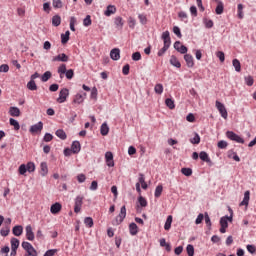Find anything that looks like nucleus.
<instances>
[{
  "instance_id": "f8f14e48",
  "label": "nucleus",
  "mask_w": 256,
  "mask_h": 256,
  "mask_svg": "<svg viewBox=\"0 0 256 256\" xmlns=\"http://www.w3.org/2000/svg\"><path fill=\"white\" fill-rule=\"evenodd\" d=\"M43 131V122H38L30 127V133H41Z\"/></svg>"
},
{
  "instance_id": "a19ab883",
  "label": "nucleus",
  "mask_w": 256,
  "mask_h": 256,
  "mask_svg": "<svg viewBox=\"0 0 256 256\" xmlns=\"http://www.w3.org/2000/svg\"><path fill=\"white\" fill-rule=\"evenodd\" d=\"M186 251H187L188 256H194L195 255V248L191 244L187 245Z\"/></svg>"
},
{
  "instance_id": "20e7f679",
  "label": "nucleus",
  "mask_w": 256,
  "mask_h": 256,
  "mask_svg": "<svg viewBox=\"0 0 256 256\" xmlns=\"http://www.w3.org/2000/svg\"><path fill=\"white\" fill-rule=\"evenodd\" d=\"M215 106L223 119H227V117H229V114L227 113V108H225L224 103H221L219 100H217Z\"/></svg>"
},
{
  "instance_id": "f3484780",
  "label": "nucleus",
  "mask_w": 256,
  "mask_h": 256,
  "mask_svg": "<svg viewBox=\"0 0 256 256\" xmlns=\"http://www.w3.org/2000/svg\"><path fill=\"white\" fill-rule=\"evenodd\" d=\"M12 233L13 235H15V237H21V235H23V226L21 225L14 226L12 229Z\"/></svg>"
},
{
  "instance_id": "4d7b16f0",
  "label": "nucleus",
  "mask_w": 256,
  "mask_h": 256,
  "mask_svg": "<svg viewBox=\"0 0 256 256\" xmlns=\"http://www.w3.org/2000/svg\"><path fill=\"white\" fill-rule=\"evenodd\" d=\"M92 21H91V16L87 15L84 20H83V25L84 27H89L91 25Z\"/></svg>"
},
{
  "instance_id": "58836bf2",
  "label": "nucleus",
  "mask_w": 256,
  "mask_h": 256,
  "mask_svg": "<svg viewBox=\"0 0 256 256\" xmlns=\"http://www.w3.org/2000/svg\"><path fill=\"white\" fill-rule=\"evenodd\" d=\"M181 173L182 175H185V177H191L193 175V170L191 168H182Z\"/></svg>"
},
{
  "instance_id": "dca6fc26",
  "label": "nucleus",
  "mask_w": 256,
  "mask_h": 256,
  "mask_svg": "<svg viewBox=\"0 0 256 256\" xmlns=\"http://www.w3.org/2000/svg\"><path fill=\"white\" fill-rule=\"evenodd\" d=\"M115 13H117V8L113 5H109V6H107V9L104 12V15L106 17H111V15H115Z\"/></svg>"
},
{
  "instance_id": "6e6552de",
  "label": "nucleus",
  "mask_w": 256,
  "mask_h": 256,
  "mask_svg": "<svg viewBox=\"0 0 256 256\" xmlns=\"http://www.w3.org/2000/svg\"><path fill=\"white\" fill-rule=\"evenodd\" d=\"M25 231H26V239L28 241H35V233L33 232V227L31 226V224L25 227Z\"/></svg>"
},
{
  "instance_id": "39448f33",
  "label": "nucleus",
  "mask_w": 256,
  "mask_h": 256,
  "mask_svg": "<svg viewBox=\"0 0 256 256\" xmlns=\"http://www.w3.org/2000/svg\"><path fill=\"white\" fill-rule=\"evenodd\" d=\"M226 137L228 139H230V141H235L236 143H241L242 145H243V143H245V140L233 131H227L226 132Z\"/></svg>"
},
{
  "instance_id": "f704fd0d",
  "label": "nucleus",
  "mask_w": 256,
  "mask_h": 256,
  "mask_svg": "<svg viewBox=\"0 0 256 256\" xmlns=\"http://www.w3.org/2000/svg\"><path fill=\"white\" fill-rule=\"evenodd\" d=\"M232 65H233V67L235 68V71H236L237 73H241V62H239L238 59H234V60L232 61Z\"/></svg>"
},
{
  "instance_id": "3c124183",
  "label": "nucleus",
  "mask_w": 256,
  "mask_h": 256,
  "mask_svg": "<svg viewBox=\"0 0 256 256\" xmlns=\"http://www.w3.org/2000/svg\"><path fill=\"white\" fill-rule=\"evenodd\" d=\"M223 9H224L223 3L220 2V3L217 5L216 9H215L216 15H222Z\"/></svg>"
},
{
  "instance_id": "2f4dec72",
  "label": "nucleus",
  "mask_w": 256,
  "mask_h": 256,
  "mask_svg": "<svg viewBox=\"0 0 256 256\" xmlns=\"http://www.w3.org/2000/svg\"><path fill=\"white\" fill-rule=\"evenodd\" d=\"M52 25L54 27H59V25H61V16L59 15H55L52 17Z\"/></svg>"
},
{
  "instance_id": "bf43d9fd",
  "label": "nucleus",
  "mask_w": 256,
  "mask_h": 256,
  "mask_svg": "<svg viewBox=\"0 0 256 256\" xmlns=\"http://www.w3.org/2000/svg\"><path fill=\"white\" fill-rule=\"evenodd\" d=\"M10 231L11 230L9 229V227L2 228L0 230V235H2V237H7V235H9Z\"/></svg>"
},
{
  "instance_id": "4be33fe9",
  "label": "nucleus",
  "mask_w": 256,
  "mask_h": 256,
  "mask_svg": "<svg viewBox=\"0 0 256 256\" xmlns=\"http://www.w3.org/2000/svg\"><path fill=\"white\" fill-rule=\"evenodd\" d=\"M129 232H130V235H133V236L137 235V233H139V227H137V224L132 222L129 225Z\"/></svg>"
},
{
  "instance_id": "6e6d98bb",
  "label": "nucleus",
  "mask_w": 256,
  "mask_h": 256,
  "mask_svg": "<svg viewBox=\"0 0 256 256\" xmlns=\"http://www.w3.org/2000/svg\"><path fill=\"white\" fill-rule=\"evenodd\" d=\"M27 171V166L25 164H21L18 168V172L20 173V175H25Z\"/></svg>"
},
{
  "instance_id": "f257e3e1",
  "label": "nucleus",
  "mask_w": 256,
  "mask_h": 256,
  "mask_svg": "<svg viewBox=\"0 0 256 256\" xmlns=\"http://www.w3.org/2000/svg\"><path fill=\"white\" fill-rule=\"evenodd\" d=\"M229 222H233V216H223L220 219V233H227V227H229Z\"/></svg>"
},
{
  "instance_id": "4468645a",
  "label": "nucleus",
  "mask_w": 256,
  "mask_h": 256,
  "mask_svg": "<svg viewBox=\"0 0 256 256\" xmlns=\"http://www.w3.org/2000/svg\"><path fill=\"white\" fill-rule=\"evenodd\" d=\"M184 60L186 61L187 67H189L190 69L195 67V61L193 60V55L185 54L184 55Z\"/></svg>"
},
{
  "instance_id": "7ed1b4c3",
  "label": "nucleus",
  "mask_w": 256,
  "mask_h": 256,
  "mask_svg": "<svg viewBox=\"0 0 256 256\" xmlns=\"http://www.w3.org/2000/svg\"><path fill=\"white\" fill-rule=\"evenodd\" d=\"M22 249L28 253V256H37V250L29 242H22Z\"/></svg>"
},
{
  "instance_id": "6ab92c4d",
  "label": "nucleus",
  "mask_w": 256,
  "mask_h": 256,
  "mask_svg": "<svg viewBox=\"0 0 256 256\" xmlns=\"http://www.w3.org/2000/svg\"><path fill=\"white\" fill-rule=\"evenodd\" d=\"M170 64L173 65V67H176L177 69H181V62H179V59H177V56L175 55L171 56Z\"/></svg>"
},
{
  "instance_id": "5701e85b",
  "label": "nucleus",
  "mask_w": 256,
  "mask_h": 256,
  "mask_svg": "<svg viewBox=\"0 0 256 256\" xmlns=\"http://www.w3.org/2000/svg\"><path fill=\"white\" fill-rule=\"evenodd\" d=\"M72 153H79L81 151V143L74 141L71 145Z\"/></svg>"
},
{
  "instance_id": "c756f323",
  "label": "nucleus",
  "mask_w": 256,
  "mask_h": 256,
  "mask_svg": "<svg viewBox=\"0 0 256 256\" xmlns=\"http://www.w3.org/2000/svg\"><path fill=\"white\" fill-rule=\"evenodd\" d=\"M171 223H173V216L169 215L164 225L165 231H169V229H171Z\"/></svg>"
},
{
  "instance_id": "9d476101",
  "label": "nucleus",
  "mask_w": 256,
  "mask_h": 256,
  "mask_svg": "<svg viewBox=\"0 0 256 256\" xmlns=\"http://www.w3.org/2000/svg\"><path fill=\"white\" fill-rule=\"evenodd\" d=\"M52 61L54 62H61V63H67V61H69V56H67V54L65 53H61V54H58L57 56H54L52 58Z\"/></svg>"
},
{
  "instance_id": "bb28decb",
  "label": "nucleus",
  "mask_w": 256,
  "mask_h": 256,
  "mask_svg": "<svg viewBox=\"0 0 256 256\" xmlns=\"http://www.w3.org/2000/svg\"><path fill=\"white\" fill-rule=\"evenodd\" d=\"M9 123L12 127H14L15 131H19L21 129V125H19V122L14 118H10Z\"/></svg>"
},
{
  "instance_id": "a18cd8bd",
  "label": "nucleus",
  "mask_w": 256,
  "mask_h": 256,
  "mask_svg": "<svg viewBox=\"0 0 256 256\" xmlns=\"http://www.w3.org/2000/svg\"><path fill=\"white\" fill-rule=\"evenodd\" d=\"M51 71H46L42 76H41V81L43 83H47V80L51 77Z\"/></svg>"
},
{
  "instance_id": "473e14b6",
  "label": "nucleus",
  "mask_w": 256,
  "mask_h": 256,
  "mask_svg": "<svg viewBox=\"0 0 256 256\" xmlns=\"http://www.w3.org/2000/svg\"><path fill=\"white\" fill-rule=\"evenodd\" d=\"M69 35H71V32L67 30L64 34H61V43L62 45H65L69 41Z\"/></svg>"
},
{
  "instance_id": "0e129e2a",
  "label": "nucleus",
  "mask_w": 256,
  "mask_h": 256,
  "mask_svg": "<svg viewBox=\"0 0 256 256\" xmlns=\"http://www.w3.org/2000/svg\"><path fill=\"white\" fill-rule=\"evenodd\" d=\"M66 79H71L74 75H75V72H73V69H69V70H66Z\"/></svg>"
},
{
  "instance_id": "c03bdc74",
  "label": "nucleus",
  "mask_w": 256,
  "mask_h": 256,
  "mask_svg": "<svg viewBox=\"0 0 256 256\" xmlns=\"http://www.w3.org/2000/svg\"><path fill=\"white\" fill-rule=\"evenodd\" d=\"M52 5L54 9H61L63 7V2L61 0H53Z\"/></svg>"
},
{
  "instance_id": "4c0bfd02",
  "label": "nucleus",
  "mask_w": 256,
  "mask_h": 256,
  "mask_svg": "<svg viewBox=\"0 0 256 256\" xmlns=\"http://www.w3.org/2000/svg\"><path fill=\"white\" fill-rule=\"evenodd\" d=\"M161 193H163V185H158L155 189L154 197L159 199V197H161Z\"/></svg>"
},
{
  "instance_id": "393cba45",
  "label": "nucleus",
  "mask_w": 256,
  "mask_h": 256,
  "mask_svg": "<svg viewBox=\"0 0 256 256\" xmlns=\"http://www.w3.org/2000/svg\"><path fill=\"white\" fill-rule=\"evenodd\" d=\"M199 157L201 161H205V163H211V158H209V154H207V152H200Z\"/></svg>"
},
{
  "instance_id": "37998d69",
  "label": "nucleus",
  "mask_w": 256,
  "mask_h": 256,
  "mask_svg": "<svg viewBox=\"0 0 256 256\" xmlns=\"http://www.w3.org/2000/svg\"><path fill=\"white\" fill-rule=\"evenodd\" d=\"M165 105L167 107H169L170 109H174L175 108V101H173V99H171V98H167L165 100Z\"/></svg>"
},
{
  "instance_id": "5fc2aeb1",
  "label": "nucleus",
  "mask_w": 256,
  "mask_h": 256,
  "mask_svg": "<svg viewBox=\"0 0 256 256\" xmlns=\"http://www.w3.org/2000/svg\"><path fill=\"white\" fill-rule=\"evenodd\" d=\"M246 249H247L248 253H251V255H255V253H256L255 245L248 244L246 246Z\"/></svg>"
},
{
  "instance_id": "c85d7f7f",
  "label": "nucleus",
  "mask_w": 256,
  "mask_h": 256,
  "mask_svg": "<svg viewBox=\"0 0 256 256\" xmlns=\"http://www.w3.org/2000/svg\"><path fill=\"white\" fill-rule=\"evenodd\" d=\"M114 23L118 29H123L124 22L122 17L117 16L114 20Z\"/></svg>"
},
{
  "instance_id": "a878e982",
  "label": "nucleus",
  "mask_w": 256,
  "mask_h": 256,
  "mask_svg": "<svg viewBox=\"0 0 256 256\" xmlns=\"http://www.w3.org/2000/svg\"><path fill=\"white\" fill-rule=\"evenodd\" d=\"M55 135L58 136L59 139H62V141H65V139H67V133H65V130L63 129H58Z\"/></svg>"
},
{
  "instance_id": "f03ea898",
  "label": "nucleus",
  "mask_w": 256,
  "mask_h": 256,
  "mask_svg": "<svg viewBox=\"0 0 256 256\" xmlns=\"http://www.w3.org/2000/svg\"><path fill=\"white\" fill-rule=\"evenodd\" d=\"M125 217H127V208L125 206H122L119 215L116 216L115 220L112 222V225H121Z\"/></svg>"
},
{
  "instance_id": "1a4fd4ad",
  "label": "nucleus",
  "mask_w": 256,
  "mask_h": 256,
  "mask_svg": "<svg viewBox=\"0 0 256 256\" xmlns=\"http://www.w3.org/2000/svg\"><path fill=\"white\" fill-rule=\"evenodd\" d=\"M61 209H63V206L61 205V203L56 202L51 205L50 212L52 213V215H57L61 213Z\"/></svg>"
},
{
  "instance_id": "338daca9",
  "label": "nucleus",
  "mask_w": 256,
  "mask_h": 256,
  "mask_svg": "<svg viewBox=\"0 0 256 256\" xmlns=\"http://www.w3.org/2000/svg\"><path fill=\"white\" fill-rule=\"evenodd\" d=\"M91 99H97V87H93L91 90Z\"/></svg>"
},
{
  "instance_id": "de8ad7c7",
  "label": "nucleus",
  "mask_w": 256,
  "mask_h": 256,
  "mask_svg": "<svg viewBox=\"0 0 256 256\" xmlns=\"http://www.w3.org/2000/svg\"><path fill=\"white\" fill-rule=\"evenodd\" d=\"M203 23L207 29L213 28V20H209L207 18L203 19Z\"/></svg>"
},
{
  "instance_id": "774afa93",
  "label": "nucleus",
  "mask_w": 256,
  "mask_h": 256,
  "mask_svg": "<svg viewBox=\"0 0 256 256\" xmlns=\"http://www.w3.org/2000/svg\"><path fill=\"white\" fill-rule=\"evenodd\" d=\"M226 147H227V142L226 141L222 140V141L218 142V148L219 149H226Z\"/></svg>"
},
{
  "instance_id": "052dcab7",
  "label": "nucleus",
  "mask_w": 256,
  "mask_h": 256,
  "mask_svg": "<svg viewBox=\"0 0 256 256\" xmlns=\"http://www.w3.org/2000/svg\"><path fill=\"white\" fill-rule=\"evenodd\" d=\"M243 4H238V18L243 19Z\"/></svg>"
},
{
  "instance_id": "0eeeda50",
  "label": "nucleus",
  "mask_w": 256,
  "mask_h": 256,
  "mask_svg": "<svg viewBox=\"0 0 256 256\" xmlns=\"http://www.w3.org/2000/svg\"><path fill=\"white\" fill-rule=\"evenodd\" d=\"M81 207H83V196H77L75 198L74 213H81Z\"/></svg>"
},
{
  "instance_id": "680f3d73",
  "label": "nucleus",
  "mask_w": 256,
  "mask_h": 256,
  "mask_svg": "<svg viewBox=\"0 0 256 256\" xmlns=\"http://www.w3.org/2000/svg\"><path fill=\"white\" fill-rule=\"evenodd\" d=\"M133 61H141V52H135L132 54Z\"/></svg>"
},
{
  "instance_id": "864d4df0",
  "label": "nucleus",
  "mask_w": 256,
  "mask_h": 256,
  "mask_svg": "<svg viewBox=\"0 0 256 256\" xmlns=\"http://www.w3.org/2000/svg\"><path fill=\"white\" fill-rule=\"evenodd\" d=\"M138 203L140 205V207H147V199H145V197L140 196L138 198Z\"/></svg>"
},
{
  "instance_id": "69168bd1",
  "label": "nucleus",
  "mask_w": 256,
  "mask_h": 256,
  "mask_svg": "<svg viewBox=\"0 0 256 256\" xmlns=\"http://www.w3.org/2000/svg\"><path fill=\"white\" fill-rule=\"evenodd\" d=\"M55 253H57V249H50L43 256H55Z\"/></svg>"
},
{
  "instance_id": "2eb2a0df",
  "label": "nucleus",
  "mask_w": 256,
  "mask_h": 256,
  "mask_svg": "<svg viewBox=\"0 0 256 256\" xmlns=\"http://www.w3.org/2000/svg\"><path fill=\"white\" fill-rule=\"evenodd\" d=\"M9 115L11 117H20L21 116V110H19L18 107L12 106L9 108Z\"/></svg>"
},
{
  "instance_id": "72a5a7b5",
  "label": "nucleus",
  "mask_w": 256,
  "mask_h": 256,
  "mask_svg": "<svg viewBox=\"0 0 256 256\" xmlns=\"http://www.w3.org/2000/svg\"><path fill=\"white\" fill-rule=\"evenodd\" d=\"M58 73H59L61 79H63V75H65V73H67V65L61 64V65L58 67Z\"/></svg>"
},
{
  "instance_id": "a211bd4d",
  "label": "nucleus",
  "mask_w": 256,
  "mask_h": 256,
  "mask_svg": "<svg viewBox=\"0 0 256 256\" xmlns=\"http://www.w3.org/2000/svg\"><path fill=\"white\" fill-rule=\"evenodd\" d=\"M49 173V167L47 166V162H41L40 164V174L42 177H45Z\"/></svg>"
},
{
  "instance_id": "09e8293b",
  "label": "nucleus",
  "mask_w": 256,
  "mask_h": 256,
  "mask_svg": "<svg viewBox=\"0 0 256 256\" xmlns=\"http://www.w3.org/2000/svg\"><path fill=\"white\" fill-rule=\"evenodd\" d=\"M77 24V18L75 16L70 17V29L75 31V25Z\"/></svg>"
},
{
  "instance_id": "e2e57ef3",
  "label": "nucleus",
  "mask_w": 256,
  "mask_h": 256,
  "mask_svg": "<svg viewBox=\"0 0 256 256\" xmlns=\"http://www.w3.org/2000/svg\"><path fill=\"white\" fill-rule=\"evenodd\" d=\"M43 141H45V143H49L50 141H53V136L51 135V133H46L44 135Z\"/></svg>"
},
{
  "instance_id": "ea45409f",
  "label": "nucleus",
  "mask_w": 256,
  "mask_h": 256,
  "mask_svg": "<svg viewBox=\"0 0 256 256\" xmlns=\"http://www.w3.org/2000/svg\"><path fill=\"white\" fill-rule=\"evenodd\" d=\"M171 47L170 44H164L163 48L158 51V57H163L165 55V52Z\"/></svg>"
},
{
  "instance_id": "13d9d810",
  "label": "nucleus",
  "mask_w": 256,
  "mask_h": 256,
  "mask_svg": "<svg viewBox=\"0 0 256 256\" xmlns=\"http://www.w3.org/2000/svg\"><path fill=\"white\" fill-rule=\"evenodd\" d=\"M245 83L248 85V87H252L254 80L252 76H246L245 78Z\"/></svg>"
},
{
  "instance_id": "7c9ffc66",
  "label": "nucleus",
  "mask_w": 256,
  "mask_h": 256,
  "mask_svg": "<svg viewBox=\"0 0 256 256\" xmlns=\"http://www.w3.org/2000/svg\"><path fill=\"white\" fill-rule=\"evenodd\" d=\"M190 143H192V145H199V143H201V137L197 132H195L194 137L190 139Z\"/></svg>"
},
{
  "instance_id": "423d86ee",
  "label": "nucleus",
  "mask_w": 256,
  "mask_h": 256,
  "mask_svg": "<svg viewBox=\"0 0 256 256\" xmlns=\"http://www.w3.org/2000/svg\"><path fill=\"white\" fill-rule=\"evenodd\" d=\"M68 97H69V89L63 88L59 92V97L57 98V103H65V101H67Z\"/></svg>"
},
{
  "instance_id": "9b49d317",
  "label": "nucleus",
  "mask_w": 256,
  "mask_h": 256,
  "mask_svg": "<svg viewBox=\"0 0 256 256\" xmlns=\"http://www.w3.org/2000/svg\"><path fill=\"white\" fill-rule=\"evenodd\" d=\"M110 57L113 61H119L121 59V50L114 48L110 51Z\"/></svg>"
},
{
  "instance_id": "aec40b11",
  "label": "nucleus",
  "mask_w": 256,
  "mask_h": 256,
  "mask_svg": "<svg viewBox=\"0 0 256 256\" xmlns=\"http://www.w3.org/2000/svg\"><path fill=\"white\" fill-rule=\"evenodd\" d=\"M162 39L164 41V45H171V36L169 31H165L162 33Z\"/></svg>"
},
{
  "instance_id": "8fccbe9b",
  "label": "nucleus",
  "mask_w": 256,
  "mask_h": 256,
  "mask_svg": "<svg viewBox=\"0 0 256 256\" xmlns=\"http://www.w3.org/2000/svg\"><path fill=\"white\" fill-rule=\"evenodd\" d=\"M216 57H218L221 63H225V53L223 51L216 52Z\"/></svg>"
},
{
  "instance_id": "49530a36",
  "label": "nucleus",
  "mask_w": 256,
  "mask_h": 256,
  "mask_svg": "<svg viewBox=\"0 0 256 256\" xmlns=\"http://www.w3.org/2000/svg\"><path fill=\"white\" fill-rule=\"evenodd\" d=\"M154 91L157 93V95H161L163 93V84H156Z\"/></svg>"
},
{
  "instance_id": "ddd939ff",
  "label": "nucleus",
  "mask_w": 256,
  "mask_h": 256,
  "mask_svg": "<svg viewBox=\"0 0 256 256\" xmlns=\"http://www.w3.org/2000/svg\"><path fill=\"white\" fill-rule=\"evenodd\" d=\"M85 97H87V93H83V94H76L74 96L73 99V103H76L77 105H81V103H83V101H85Z\"/></svg>"
},
{
  "instance_id": "603ef678",
  "label": "nucleus",
  "mask_w": 256,
  "mask_h": 256,
  "mask_svg": "<svg viewBox=\"0 0 256 256\" xmlns=\"http://www.w3.org/2000/svg\"><path fill=\"white\" fill-rule=\"evenodd\" d=\"M84 224L86 225V227H89V228L93 227V218L86 217L84 219Z\"/></svg>"
},
{
  "instance_id": "79ce46f5",
  "label": "nucleus",
  "mask_w": 256,
  "mask_h": 256,
  "mask_svg": "<svg viewBox=\"0 0 256 256\" xmlns=\"http://www.w3.org/2000/svg\"><path fill=\"white\" fill-rule=\"evenodd\" d=\"M26 170L28 171V173H34V171H35V163L28 162L26 164Z\"/></svg>"
},
{
  "instance_id": "412c9836",
  "label": "nucleus",
  "mask_w": 256,
  "mask_h": 256,
  "mask_svg": "<svg viewBox=\"0 0 256 256\" xmlns=\"http://www.w3.org/2000/svg\"><path fill=\"white\" fill-rule=\"evenodd\" d=\"M250 195H251V193L249 191H246L244 193V198H243L242 202L240 203V207H243V206L247 207V205H249Z\"/></svg>"
},
{
  "instance_id": "b1692460",
  "label": "nucleus",
  "mask_w": 256,
  "mask_h": 256,
  "mask_svg": "<svg viewBox=\"0 0 256 256\" xmlns=\"http://www.w3.org/2000/svg\"><path fill=\"white\" fill-rule=\"evenodd\" d=\"M100 133L101 135H109V125H107V122H104L100 127Z\"/></svg>"
},
{
  "instance_id": "e433bc0d",
  "label": "nucleus",
  "mask_w": 256,
  "mask_h": 256,
  "mask_svg": "<svg viewBox=\"0 0 256 256\" xmlns=\"http://www.w3.org/2000/svg\"><path fill=\"white\" fill-rule=\"evenodd\" d=\"M160 247H165L166 251H171V244L165 241V238L160 239Z\"/></svg>"
},
{
  "instance_id": "cd10ccee",
  "label": "nucleus",
  "mask_w": 256,
  "mask_h": 256,
  "mask_svg": "<svg viewBox=\"0 0 256 256\" xmlns=\"http://www.w3.org/2000/svg\"><path fill=\"white\" fill-rule=\"evenodd\" d=\"M11 249H13V251H17V249H19V239L17 238H12L11 241Z\"/></svg>"
},
{
  "instance_id": "c9c22d12",
  "label": "nucleus",
  "mask_w": 256,
  "mask_h": 256,
  "mask_svg": "<svg viewBox=\"0 0 256 256\" xmlns=\"http://www.w3.org/2000/svg\"><path fill=\"white\" fill-rule=\"evenodd\" d=\"M27 89H29V91H37V84L35 83V80H30L27 83Z\"/></svg>"
}]
</instances>
